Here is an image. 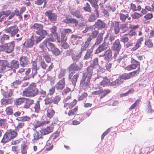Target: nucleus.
<instances>
[{"label": "nucleus", "instance_id": "35", "mask_svg": "<svg viewBox=\"0 0 154 154\" xmlns=\"http://www.w3.org/2000/svg\"><path fill=\"white\" fill-rule=\"evenodd\" d=\"M103 34L100 33H99L95 40V42L94 45H98L100 44L103 41Z\"/></svg>", "mask_w": 154, "mask_h": 154}, {"label": "nucleus", "instance_id": "18", "mask_svg": "<svg viewBox=\"0 0 154 154\" xmlns=\"http://www.w3.org/2000/svg\"><path fill=\"white\" fill-rule=\"evenodd\" d=\"M95 14L92 13L89 16L88 19V21L89 22H93L95 21L97 17L99 16V11H94Z\"/></svg>", "mask_w": 154, "mask_h": 154}, {"label": "nucleus", "instance_id": "32", "mask_svg": "<svg viewBox=\"0 0 154 154\" xmlns=\"http://www.w3.org/2000/svg\"><path fill=\"white\" fill-rule=\"evenodd\" d=\"M19 65L18 61L15 60H13L11 62V66H8V67L11 68V69H12V68L17 69L19 67Z\"/></svg>", "mask_w": 154, "mask_h": 154}, {"label": "nucleus", "instance_id": "55", "mask_svg": "<svg viewBox=\"0 0 154 154\" xmlns=\"http://www.w3.org/2000/svg\"><path fill=\"white\" fill-rule=\"evenodd\" d=\"M21 81L19 80H16L11 84V86L12 88H16L17 87L18 85L20 84Z\"/></svg>", "mask_w": 154, "mask_h": 154}, {"label": "nucleus", "instance_id": "42", "mask_svg": "<svg viewBox=\"0 0 154 154\" xmlns=\"http://www.w3.org/2000/svg\"><path fill=\"white\" fill-rule=\"evenodd\" d=\"M8 64L7 61L1 60H0V66L1 67V69L2 71H4L6 67Z\"/></svg>", "mask_w": 154, "mask_h": 154}, {"label": "nucleus", "instance_id": "23", "mask_svg": "<svg viewBox=\"0 0 154 154\" xmlns=\"http://www.w3.org/2000/svg\"><path fill=\"white\" fill-rule=\"evenodd\" d=\"M63 22L67 24L73 23L75 24L76 26L78 24V21L75 19L73 18H69L66 17V18L63 20Z\"/></svg>", "mask_w": 154, "mask_h": 154}, {"label": "nucleus", "instance_id": "29", "mask_svg": "<svg viewBox=\"0 0 154 154\" xmlns=\"http://www.w3.org/2000/svg\"><path fill=\"white\" fill-rule=\"evenodd\" d=\"M62 44L63 47L65 49H67L68 48V45L66 43V41L67 40L66 35L62 32L61 33Z\"/></svg>", "mask_w": 154, "mask_h": 154}, {"label": "nucleus", "instance_id": "46", "mask_svg": "<svg viewBox=\"0 0 154 154\" xmlns=\"http://www.w3.org/2000/svg\"><path fill=\"white\" fill-rule=\"evenodd\" d=\"M94 68H97L99 67L98 59V58H95L92 61V63L91 66Z\"/></svg>", "mask_w": 154, "mask_h": 154}, {"label": "nucleus", "instance_id": "57", "mask_svg": "<svg viewBox=\"0 0 154 154\" xmlns=\"http://www.w3.org/2000/svg\"><path fill=\"white\" fill-rule=\"evenodd\" d=\"M129 37L127 34H125L120 38V40L123 42H126L129 40Z\"/></svg>", "mask_w": 154, "mask_h": 154}, {"label": "nucleus", "instance_id": "48", "mask_svg": "<svg viewBox=\"0 0 154 154\" xmlns=\"http://www.w3.org/2000/svg\"><path fill=\"white\" fill-rule=\"evenodd\" d=\"M45 104H49L53 102V97L48 95L45 100Z\"/></svg>", "mask_w": 154, "mask_h": 154}, {"label": "nucleus", "instance_id": "19", "mask_svg": "<svg viewBox=\"0 0 154 154\" xmlns=\"http://www.w3.org/2000/svg\"><path fill=\"white\" fill-rule=\"evenodd\" d=\"M5 52L7 53H10L12 51L14 48V43L13 41L8 44H5Z\"/></svg>", "mask_w": 154, "mask_h": 154}, {"label": "nucleus", "instance_id": "20", "mask_svg": "<svg viewBox=\"0 0 154 154\" xmlns=\"http://www.w3.org/2000/svg\"><path fill=\"white\" fill-rule=\"evenodd\" d=\"M48 122H49L48 121L40 122L35 120L34 121L33 123V125L34 128L33 129L34 130H35L36 128L39 127L45 124H48Z\"/></svg>", "mask_w": 154, "mask_h": 154}, {"label": "nucleus", "instance_id": "12", "mask_svg": "<svg viewBox=\"0 0 154 154\" xmlns=\"http://www.w3.org/2000/svg\"><path fill=\"white\" fill-rule=\"evenodd\" d=\"M54 38L53 37L48 38L43 43L39 45V47L42 49H45V47H48V43H52L51 42H54Z\"/></svg>", "mask_w": 154, "mask_h": 154}, {"label": "nucleus", "instance_id": "53", "mask_svg": "<svg viewBox=\"0 0 154 154\" xmlns=\"http://www.w3.org/2000/svg\"><path fill=\"white\" fill-rule=\"evenodd\" d=\"M96 90L92 92V94L94 95L102 94V92L103 91V89L100 87H99L98 88L96 89Z\"/></svg>", "mask_w": 154, "mask_h": 154}, {"label": "nucleus", "instance_id": "63", "mask_svg": "<svg viewBox=\"0 0 154 154\" xmlns=\"http://www.w3.org/2000/svg\"><path fill=\"white\" fill-rule=\"evenodd\" d=\"M120 29H124L125 31H127L128 30V26L127 23L122 24L120 25Z\"/></svg>", "mask_w": 154, "mask_h": 154}, {"label": "nucleus", "instance_id": "41", "mask_svg": "<svg viewBox=\"0 0 154 154\" xmlns=\"http://www.w3.org/2000/svg\"><path fill=\"white\" fill-rule=\"evenodd\" d=\"M131 62L132 63V66L134 65L135 67H134L135 69L136 68H138L139 69L140 68V63L138 61L134 60V58H132L131 59Z\"/></svg>", "mask_w": 154, "mask_h": 154}, {"label": "nucleus", "instance_id": "50", "mask_svg": "<svg viewBox=\"0 0 154 154\" xmlns=\"http://www.w3.org/2000/svg\"><path fill=\"white\" fill-rule=\"evenodd\" d=\"M23 95L25 97H32L28 88H25L23 91Z\"/></svg>", "mask_w": 154, "mask_h": 154}, {"label": "nucleus", "instance_id": "21", "mask_svg": "<svg viewBox=\"0 0 154 154\" xmlns=\"http://www.w3.org/2000/svg\"><path fill=\"white\" fill-rule=\"evenodd\" d=\"M106 24L104 21L100 20H97L95 22L94 26L95 27H97L98 29H102L105 27Z\"/></svg>", "mask_w": 154, "mask_h": 154}, {"label": "nucleus", "instance_id": "25", "mask_svg": "<svg viewBox=\"0 0 154 154\" xmlns=\"http://www.w3.org/2000/svg\"><path fill=\"white\" fill-rule=\"evenodd\" d=\"M42 134L41 132V131L40 132L36 131L33 134V137L34 139L32 140V141L33 143L37 142V141L40 138H42Z\"/></svg>", "mask_w": 154, "mask_h": 154}, {"label": "nucleus", "instance_id": "10", "mask_svg": "<svg viewBox=\"0 0 154 154\" xmlns=\"http://www.w3.org/2000/svg\"><path fill=\"white\" fill-rule=\"evenodd\" d=\"M39 64L43 69H45L48 67L46 69L47 71H50L52 69L53 67V63H48L45 62L44 60L42 59L41 60Z\"/></svg>", "mask_w": 154, "mask_h": 154}, {"label": "nucleus", "instance_id": "28", "mask_svg": "<svg viewBox=\"0 0 154 154\" xmlns=\"http://www.w3.org/2000/svg\"><path fill=\"white\" fill-rule=\"evenodd\" d=\"M64 86L65 80L64 78H63L57 83L55 87L57 90H62L64 88Z\"/></svg>", "mask_w": 154, "mask_h": 154}, {"label": "nucleus", "instance_id": "43", "mask_svg": "<svg viewBox=\"0 0 154 154\" xmlns=\"http://www.w3.org/2000/svg\"><path fill=\"white\" fill-rule=\"evenodd\" d=\"M119 16L120 20L122 22H125L129 16L128 13H126L125 14H119Z\"/></svg>", "mask_w": 154, "mask_h": 154}, {"label": "nucleus", "instance_id": "15", "mask_svg": "<svg viewBox=\"0 0 154 154\" xmlns=\"http://www.w3.org/2000/svg\"><path fill=\"white\" fill-rule=\"evenodd\" d=\"M94 45L89 49L87 50L86 53L83 57V60H87L91 59L93 56V52Z\"/></svg>", "mask_w": 154, "mask_h": 154}, {"label": "nucleus", "instance_id": "27", "mask_svg": "<svg viewBox=\"0 0 154 154\" xmlns=\"http://www.w3.org/2000/svg\"><path fill=\"white\" fill-rule=\"evenodd\" d=\"M99 0H87L91 4L92 7L94 8V11H98L99 6L97 3Z\"/></svg>", "mask_w": 154, "mask_h": 154}, {"label": "nucleus", "instance_id": "59", "mask_svg": "<svg viewBox=\"0 0 154 154\" xmlns=\"http://www.w3.org/2000/svg\"><path fill=\"white\" fill-rule=\"evenodd\" d=\"M24 124L23 122H18L17 126L16 128V130L17 131L19 132L20 129H22Z\"/></svg>", "mask_w": 154, "mask_h": 154}, {"label": "nucleus", "instance_id": "61", "mask_svg": "<svg viewBox=\"0 0 154 154\" xmlns=\"http://www.w3.org/2000/svg\"><path fill=\"white\" fill-rule=\"evenodd\" d=\"M39 95L40 99H42L43 98L45 97L46 96V92L43 90H41L39 91Z\"/></svg>", "mask_w": 154, "mask_h": 154}, {"label": "nucleus", "instance_id": "6", "mask_svg": "<svg viewBox=\"0 0 154 154\" xmlns=\"http://www.w3.org/2000/svg\"><path fill=\"white\" fill-rule=\"evenodd\" d=\"M18 30L16 26H13L7 28L5 30V31L6 33H9L11 37H14L17 33Z\"/></svg>", "mask_w": 154, "mask_h": 154}, {"label": "nucleus", "instance_id": "39", "mask_svg": "<svg viewBox=\"0 0 154 154\" xmlns=\"http://www.w3.org/2000/svg\"><path fill=\"white\" fill-rule=\"evenodd\" d=\"M10 36L6 34H4L0 37V42L3 43L9 39Z\"/></svg>", "mask_w": 154, "mask_h": 154}, {"label": "nucleus", "instance_id": "1", "mask_svg": "<svg viewBox=\"0 0 154 154\" xmlns=\"http://www.w3.org/2000/svg\"><path fill=\"white\" fill-rule=\"evenodd\" d=\"M120 31L119 23L117 21H114L112 23L109 30V36L108 37L109 42H107L109 44V42H112L116 39V36L115 35L118 34Z\"/></svg>", "mask_w": 154, "mask_h": 154}, {"label": "nucleus", "instance_id": "64", "mask_svg": "<svg viewBox=\"0 0 154 154\" xmlns=\"http://www.w3.org/2000/svg\"><path fill=\"white\" fill-rule=\"evenodd\" d=\"M72 32H73L71 29L68 28L64 29L62 31V32L66 35H68L69 34H71Z\"/></svg>", "mask_w": 154, "mask_h": 154}, {"label": "nucleus", "instance_id": "26", "mask_svg": "<svg viewBox=\"0 0 154 154\" xmlns=\"http://www.w3.org/2000/svg\"><path fill=\"white\" fill-rule=\"evenodd\" d=\"M41 52H42V54L43 55V57L45 60L48 63H53L51 62V57L49 56L48 53H46L44 51V49H42Z\"/></svg>", "mask_w": 154, "mask_h": 154}, {"label": "nucleus", "instance_id": "56", "mask_svg": "<svg viewBox=\"0 0 154 154\" xmlns=\"http://www.w3.org/2000/svg\"><path fill=\"white\" fill-rule=\"evenodd\" d=\"M34 108L35 109V112H38L40 110V107L39 101H37L34 104Z\"/></svg>", "mask_w": 154, "mask_h": 154}, {"label": "nucleus", "instance_id": "2", "mask_svg": "<svg viewBox=\"0 0 154 154\" xmlns=\"http://www.w3.org/2000/svg\"><path fill=\"white\" fill-rule=\"evenodd\" d=\"M17 132L13 131H7L4 135L1 140V143H5L11 140L17 135Z\"/></svg>", "mask_w": 154, "mask_h": 154}, {"label": "nucleus", "instance_id": "33", "mask_svg": "<svg viewBox=\"0 0 154 154\" xmlns=\"http://www.w3.org/2000/svg\"><path fill=\"white\" fill-rule=\"evenodd\" d=\"M122 83V82L120 78H118L111 83V85L114 88H116L119 86Z\"/></svg>", "mask_w": 154, "mask_h": 154}, {"label": "nucleus", "instance_id": "3", "mask_svg": "<svg viewBox=\"0 0 154 154\" xmlns=\"http://www.w3.org/2000/svg\"><path fill=\"white\" fill-rule=\"evenodd\" d=\"M32 28L36 34L40 36H43L47 34V31L43 29V25L40 24L35 23L32 26Z\"/></svg>", "mask_w": 154, "mask_h": 154}, {"label": "nucleus", "instance_id": "58", "mask_svg": "<svg viewBox=\"0 0 154 154\" xmlns=\"http://www.w3.org/2000/svg\"><path fill=\"white\" fill-rule=\"evenodd\" d=\"M110 91V90L109 89H103V91L102 92V94L101 95L100 98H102L105 97L106 95L109 93Z\"/></svg>", "mask_w": 154, "mask_h": 154}, {"label": "nucleus", "instance_id": "44", "mask_svg": "<svg viewBox=\"0 0 154 154\" xmlns=\"http://www.w3.org/2000/svg\"><path fill=\"white\" fill-rule=\"evenodd\" d=\"M3 95L6 98H8L11 97L13 94V92L11 90H8L6 91H4L3 93Z\"/></svg>", "mask_w": 154, "mask_h": 154}, {"label": "nucleus", "instance_id": "16", "mask_svg": "<svg viewBox=\"0 0 154 154\" xmlns=\"http://www.w3.org/2000/svg\"><path fill=\"white\" fill-rule=\"evenodd\" d=\"M97 78L99 79H100L102 80L100 84V85L101 86H108L110 84V82L109 79L107 78L106 77L103 78L102 77L97 76Z\"/></svg>", "mask_w": 154, "mask_h": 154}, {"label": "nucleus", "instance_id": "7", "mask_svg": "<svg viewBox=\"0 0 154 154\" xmlns=\"http://www.w3.org/2000/svg\"><path fill=\"white\" fill-rule=\"evenodd\" d=\"M90 79L86 78L85 76L82 77L80 83V85L82 88L85 91H87L90 88Z\"/></svg>", "mask_w": 154, "mask_h": 154}, {"label": "nucleus", "instance_id": "45", "mask_svg": "<svg viewBox=\"0 0 154 154\" xmlns=\"http://www.w3.org/2000/svg\"><path fill=\"white\" fill-rule=\"evenodd\" d=\"M77 103V101L75 99H74L73 102L70 103H65L64 104V107H68L69 109H71Z\"/></svg>", "mask_w": 154, "mask_h": 154}, {"label": "nucleus", "instance_id": "36", "mask_svg": "<svg viewBox=\"0 0 154 154\" xmlns=\"http://www.w3.org/2000/svg\"><path fill=\"white\" fill-rule=\"evenodd\" d=\"M34 44L33 41L31 39H28L23 44V45L27 48H31Z\"/></svg>", "mask_w": 154, "mask_h": 154}, {"label": "nucleus", "instance_id": "4", "mask_svg": "<svg viewBox=\"0 0 154 154\" xmlns=\"http://www.w3.org/2000/svg\"><path fill=\"white\" fill-rule=\"evenodd\" d=\"M109 34L107 33L104 39V42L100 45L96 50V54L99 53L103 51L106 50L108 48V45L106 44V42L108 39Z\"/></svg>", "mask_w": 154, "mask_h": 154}, {"label": "nucleus", "instance_id": "60", "mask_svg": "<svg viewBox=\"0 0 154 154\" xmlns=\"http://www.w3.org/2000/svg\"><path fill=\"white\" fill-rule=\"evenodd\" d=\"M83 9L85 11L89 12L90 13H91V8L90 7V5L88 3H86L85 7H83Z\"/></svg>", "mask_w": 154, "mask_h": 154}, {"label": "nucleus", "instance_id": "17", "mask_svg": "<svg viewBox=\"0 0 154 154\" xmlns=\"http://www.w3.org/2000/svg\"><path fill=\"white\" fill-rule=\"evenodd\" d=\"M54 127L52 125H51L46 128L42 129L41 130V132L43 135L48 134L51 133L53 131Z\"/></svg>", "mask_w": 154, "mask_h": 154}, {"label": "nucleus", "instance_id": "52", "mask_svg": "<svg viewBox=\"0 0 154 154\" xmlns=\"http://www.w3.org/2000/svg\"><path fill=\"white\" fill-rule=\"evenodd\" d=\"M71 40L74 45L77 44L78 43L79 40L77 39V35L72 34L71 35Z\"/></svg>", "mask_w": 154, "mask_h": 154}, {"label": "nucleus", "instance_id": "37", "mask_svg": "<svg viewBox=\"0 0 154 154\" xmlns=\"http://www.w3.org/2000/svg\"><path fill=\"white\" fill-rule=\"evenodd\" d=\"M120 79L128 80L132 78L130 73H124L119 76Z\"/></svg>", "mask_w": 154, "mask_h": 154}, {"label": "nucleus", "instance_id": "51", "mask_svg": "<svg viewBox=\"0 0 154 154\" xmlns=\"http://www.w3.org/2000/svg\"><path fill=\"white\" fill-rule=\"evenodd\" d=\"M81 67L77 66L75 63L72 64L69 66V69L70 70H78L80 69Z\"/></svg>", "mask_w": 154, "mask_h": 154}, {"label": "nucleus", "instance_id": "31", "mask_svg": "<svg viewBox=\"0 0 154 154\" xmlns=\"http://www.w3.org/2000/svg\"><path fill=\"white\" fill-rule=\"evenodd\" d=\"M112 51L110 50H107L103 55L105 56L104 59L107 61H109L112 59Z\"/></svg>", "mask_w": 154, "mask_h": 154}, {"label": "nucleus", "instance_id": "40", "mask_svg": "<svg viewBox=\"0 0 154 154\" xmlns=\"http://www.w3.org/2000/svg\"><path fill=\"white\" fill-rule=\"evenodd\" d=\"M19 121L22 122H29L31 119V118L28 116H25L21 117H19L16 119Z\"/></svg>", "mask_w": 154, "mask_h": 154}, {"label": "nucleus", "instance_id": "30", "mask_svg": "<svg viewBox=\"0 0 154 154\" xmlns=\"http://www.w3.org/2000/svg\"><path fill=\"white\" fill-rule=\"evenodd\" d=\"M31 64L32 65V73H33L32 76L33 75H35L37 74V63L34 61H32L31 62Z\"/></svg>", "mask_w": 154, "mask_h": 154}, {"label": "nucleus", "instance_id": "34", "mask_svg": "<svg viewBox=\"0 0 154 154\" xmlns=\"http://www.w3.org/2000/svg\"><path fill=\"white\" fill-rule=\"evenodd\" d=\"M33 102L34 101L32 100L25 99V100L24 103H25L23 106L24 108H29L30 106L33 103Z\"/></svg>", "mask_w": 154, "mask_h": 154}, {"label": "nucleus", "instance_id": "47", "mask_svg": "<svg viewBox=\"0 0 154 154\" xmlns=\"http://www.w3.org/2000/svg\"><path fill=\"white\" fill-rule=\"evenodd\" d=\"M54 114V111L51 108L48 109L47 111V116L50 119L52 117Z\"/></svg>", "mask_w": 154, "mask_h": 154}, {"label": "nucleus", "instance_id": "38", "mask_svg": "<svg viewBox=\"0 0 154 154\" xmlns=\"http://www.w3.org/2000/svg\"><path fill=\"white\" fill-rule=\"evenodd\" d=\"M143 40V38L142 37H140L139 39H138L137 42V43L135 45L134 47L133 48V50H135L138 48L141 45L142 42Z\"/></svg>", "mask_w": 154, "mask_h": 154}, {"label": "nucleus", "instance_id": "14", "mask_svg": "<svg viewBox=\"0 0 154 154\" xmlns=\"http://www.w3.org/2000/svg\"><path fill=\"white\" fill-rule=\"evenodd\" d=\"M93 68H94L92 66L88 67L87 69L86 73L83 74L82 77L85 76L88 79H91L93 72Z\"/></svg>", "mask_w": 154, "mask_h": 154}, {"label": "nucleus", "instance_id": "5", "mask_svg": "<svg viewBox=\"0 0 154 154\" xmlns=\"http://www.w3.org/2000/svg\"><path fill=\"white\" fill-rule=\"evenodd\" d=\"M46 48L48 49L49 51H51L55 56H58L60 53V50L52 43H48V47H45V49Z\"/></svg>", "mask_w": 154, "mask_h": 154}, {"label": "nucleus", "instance_id": "8", "mask_svg": "<svg viewBox=\"0 0 154 154\" xmlns=\"http://www.w3.org/2000/svg\"><path fill=\"white\" fill-rule=\"evenodd\" d=\"M79 75V72L75 73L72 72L69 75V79H70V81L71 82L72 84L73 85L74 87L76 85Z\"/></svg>", "mask_w": 154, "mask_h": 154}, {"label": "nucleus", "instance_id": "24", "mask_svg": "<svg viewBox=\"0 0 154 154\" xmlns=\"http://www.w3.org/2000/svg\"><path fill=\"white\" fill-rule=\"evenodd\" d=\"M20 65L22 67H25L28 64V58L24 56L20 57L19 60Z\"/></svg>", "mask_w": 154, "mask_h": 154}, {"label": "nucleus", "instance_id": "11", "mask_svg": "<svg viewBox=\"0 0 154 154\" xmlns=\"http://www.w3.org/2000/svg\"><path fill=\"white\" fill-rule=\"evenodd\" d=\"M45 14L51 22H54L56 20L57 16L55 13H53L51 11L48 10L46 11Z\"/></svg>", "mask_w": 154, "mask_h": 154}, {"label": "nucleus", "instance_id": "13", "mask_svg": "<svg viewBox=\"0 0 154 154\" xmlns=\"http://www.w3.org/2000/svg\"><path fill=\"white\" fill-rule=\"evenodd\" d=\"M36 86L35 83H32L28 87L32 97L36 95L38 93V89L36 88Z\"/></svg>", "mask_w": 154, "mask_h": 154}, {"label": "nucleus", "instance_id": "54", "mask_svg": "<svg viewBox=\"0 0 154 154\" xmlns=\"http://www.w3.org/2000/svg\"><path fill=\"white\" fill-rule=\"evenodd\" d=\"M82 55L79 53L77 54H73L72 56V60L74 61H77L80 58Z\"/></svg>", "mask_w": 154, "mask_h": 154}, {"label": "nucleus", "instance_id": "49", "mask_svg": "<svg viewBox=\"0 0 154 154\" xmlns=\"http://www.w3.org/2000/svg\"><path fill=\"white\" fill-rule=\"evenodd\" d=\"M27 145L25 144H22L21 146V151L22 154H27Z\"/></svg>", "mask_w": 154, "mask_h": 154}, {"label": "nucleus", "instance_id": "62", "mask_svg": "<svg viewBox=\"0 0 154 154\" xmlns=\"http://www.w3.org/2000/svg\"><path fill=\"white\" fill-rule=\"evenodd\" d=\"M25 99L23 98H19L16 100V104L17 105H20L24 103Z\"/></svg>", "mask_w": 154, "mask_h": 154}, {"label": "nucleus", "instance_id": "22", "mask_svg": "<svg viewBox=\"0 0 154 154\" xmlns=\"http://www.w3.org/2000/svg\"><path fill=\"white\" fill-rule=\"evenodd\" d=\"M69 11L72 15L77 18H80L82 17V16L79 11L73 8L70 7L69 8Z\"/></svg>", "mask_w": 154, "mask_h": 154}, {"label": "nucleus", "instance_id": "9", "mask_svg": "<svg viewBox=\"0 0 154 154\" xmlns=\"http://www.w3.org/2000/svg\"><path fill=\"white\" fill-rule=\"evenodd\" d=\"M112 44L111 48L114 50L118 52L122 48V45L120 44V42L119 39H116L114 42H109L110 44Z\"/></svg>", "mask_w": 154, "mask_h": 154}]
</instances>
